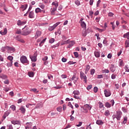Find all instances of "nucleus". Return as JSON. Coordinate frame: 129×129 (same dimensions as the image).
I'll use <instances>...</instances> for the list:
<instances>
[{
  "label": "nucleus",
  "mask_w": 129,
  "mask_h": 129,
  "mask_svg": "<svg viewBox=\"0 0 129 129\" xmlns=\"http://www.w3.org/2000/svg\"><path fill=\"white\" fill-rule=\"evenodd\" d=\"M22 30V35H23V36H28V35L31 34V30L28 27H24Z\"/></svg>",
  "instance_id": "f257e3e1"
},
{
  "label": "nucleus",
  "mask_w": 129,
  "mask_h": 129,
  "mask_svg": "<svg viewBox=\"0 0 129 129\" xmlns=\"http://www.w3.org/2000/svg\"><path fill=\"white\" fill-rule=\"evenodd\" d=\"M5 49L8 51V53H14L16 51V49L14 47H10L9 46H5L2 47V50H5Z\"/></svg>",
  "instance_id": "f03ea898"
},
{
  "label": "nucleus",
  "mask_w": 129,
  "mask_h": 129,
  "mask_svg": "<svg viewBox=\"0 0 129 129\" xmlns=\"http://www.w3.org/2000/svg\"><path fill=\"white\" fill-rule=\"evenodd\" d=\"M20 61L21 63H23V64H25V63H29V61L28 60L27 57H26V56L24 55H22L21 57Z\"/></svg>",
  "instance_id": "7ed1b4c3"
},
{
  "label": "nucleus",
  "mask_w": 129,
  "mask_h": 129,
  "mask_svg": "<svg viewBox=\"0 0 129 129\" xmlns=\"http://www.w3.org/2000/svg\"><path fill=\"white\" fill-rule=\"evenodd\" d=\"M73 93L74 94V98H76V99H81V98L78 96V95H80V93L79 91H74Z\"/></svg>",
  "instance_id": "20e7f679"
},
{
  "label": "nucleus",
  "mask_w": 129,
  "mask_h": 129,
  "mask_svg": "<svg viewBox=\"0 0 129 129\" xmlns=\"http://www.w3.org/2000/svg\"><path fill=\"white\" fill-rule=\"evenodd\" d=\"M60 22H57L54 24L52 26H50L48 28V30L50 32H52L53 30H54V29H56V27L58 25H60Z\"/></svg>",
  "instance_id": "39448f33"
},
{
  "label": "nucleus",
  "mask_w": 129,
  "mask_h": 129,
  "mask_svg": "<svg viewBox=\"0 0 129 129\" xmlns=\"http://www.w3.org/2000/svg\"><path fill=\"white\" fill-rule=\"evenodd\" d=\"M80 76H81V79H84V81L85 82V83H87V77H86L85 74H84V73L81 72H80Z\"/></svg>",
  "instance_id": "423d86ee"
},
{
  "label": "nucleus",
  "mask_w": 129,
  "mask_h": 129,
  "mask_svg": "<svg viewBox=\"0 0 129 129\" xmlns=\"http://www.w3.org/2000/svg\"><path fill=\"white\" fill-rule=\"evenodd\" d=\"M122 115V113L121 111H117L116 114L115 115V117L117 120H119L120 119V117H121Z\"/></svg>",
  "instance_id": "0eeeda50"
},
{
  "label": "nucleus",
  "mask_w": 129,
  "mask_h": 129,
  "mask_svg": "<svg viewBox=\"0 0 129 129\" xmlns=\"http://www.w3.org/2000/svg\"><path fill=\"white\" fill-rule=\"evenodd\" d=\"M41 35H42V31L37 30L35 35V39H37L39 37H41Z\"/></svg>",
  "instance_id": "6e6552de"
},
{
  "label": "nucleus",
  "mask_w": 129,
  "mask_h": 129,
  "mask_svg": "<svg viewBox=\"0 0 129 129\" xmlns=\"http://www.w3.org/2000/svg\"><path fill=\"white\" fill-rule=\"evenodd\" d=\"M37 55L36 53L34 54L33 56H30V59H31V61H32L33 62H36L37 61Z\"/></svg>",
  "instance_id": "1a4fd4ad"
},
{
  "label": "nucleus",
  "mask_w": 129,
  "mask_h": 129,
  "mask_svg": "<svg viewBox=\"0 0 129 129\" xmlns=\"http://www.w3.org/2000/svg\"><path fill=\"white\" fill-rule=\"evenodd\" d=\"M104 95L106 97H109V96H110L111 95V93H110V91H109L108 90H105L104 91Z\"/></svg>",
  "instance_id": "9d476101"
},
{
  "label": "nucleus",
  "mask_w": 129,
  "mask_h": 129,
  "mask_svg": "<svg viewBox=\"0 0 129 129\" xmlns=\"http://www.w3.org/2000/svg\"><path fill=\"white\" fill-rule=\"evenodd\" d=\"M70 80L71 81L74 80V83H76V82H77V80H78V77L76 76V75H74Z\"/></svg>",
  "instance_id": "9b49d317"
},
{
  "label": "nucleus",
  "mask_w": 129,
  "mask_h": 129,
  "mask_svg": "<svg viewBox=\"0 0 129 129\" xmlns=\"http://www.w3.org/2000/svg\"><path fill=\"white\" fill-rule=\"evenodd\" d=\"M7 33H8V29H7V28H5L3 30L0 31V34L3 36L7 35Z\"/></svg>",
  "instance_id": "f8f14e48"
},
{
  "label": "nucleus",
  "mask_w": 129,
  "mask_h": 129,
  "mask_svg": "<svg viewBox=\"0 0 129 129\" xmlns=\"http://www.w3.org/2000/svg\"><path fill=\"white\" fill-rule=\"evenodd\" d=\"M27 23L26 21H21L20 20L18 21L17 25L18 26H23V25H25Z\"/></svg>",
  "instance_id": "ddd939ff"
},
{
  "label": "nucleus",
  "mask_w": 129,
  "mask_h": 129,
  "mask_svg": "<svg viewBox=\"0 0 129 129\" xmlns=\"http://www.w3.org/2000/svg\"><path fill=\"white\" fill-rule=\"evenodd\" d=\"M27 8H28V5H21L20 7V10H21L22 12H24V11H26V10H27Z\"/></svg>",
  "instance_id": "4468645a"
},
{
  "label": "nucleus",
  "mask_w": 129,
  "mask_h": 129,
  "mask_svg": "<svg viewBox=\"0 0 129 129\" xmlns=\"http://www.w3.org/2000/svg\"><path fill=\"white\" fill-rule=\"evenodd\" d=\"M16 39L17 41H19V42H20L21 43H25V40L24 39L21 38V37L20 36H17L16 37Z\"/></svg>",
  "instance_id": "2eb2a0df"
},
{
  "label": "nucleus",
  "mask_w": 129,
  "mask_h": 129,
  "mask_svg": "<svg viewBox=\"0 0 129 129\" xmlns=\"http://www.w3.org/2000/svg\"><path fill=\"white\" fill-rule=\"evenodd\" d=\"M47 60H48V56H45L42 58L44 65H47V64H48V61H47Z\"/></svg>",
  "instance_id": "dca6fc26"
},
{
  "label": "nucleus",
  "mask_w": 129,
  "mask_h": 129,
  "mask_svg": "<svg viewBox=\"0 0 129 129\" xmlns=\"http://www.w3.org/2000/svg\"><path fill=\"white\" fill-rule=\"evenodd\" d=\"M21 113H25L26 112V108L23 106H21L20 108Z\"/></svg>",
  "instance_id": "f3484780"
},
{
  "label": "nucleus",
  "mask_w": 129,
  "mask_h": 129,
  "mask_svg": "<svg viewBox=\"0 0 129 129\" xmlns=\"http://www.w3.org/2000/svg\"><path fill=\"white\" fill-rule=\"evenodd\" d=\"M29 18H30V19H34V18H35V14H34V12L32 11L29 13Z\"/></svg>",
  "instance_id": "a211bd4d"
},
{
  "label": "nucleus",
  "mask_w": 129,
  "mask_h": 129,
  "mask_svg": "<svg viewBox=\"0 0 129 129\" xmlns=\"http://www.w3.org/2000/svg\"><path fill=\"white\" fill-rule=\"evenodd\" d=\"M11 123L14 125H15V124H21V122L19 120H13L11 121Z\"/></svg>",
  "instance_id": "6ab92c4d"
},
{
  "label": "nucleus",
  "mask_w": 129,
  "mask_h": 129,
  "mask_svg": "<svg viewBox=\"0 0 129 129\" xmlns=\"http://www.w3.org/2000/svg\"><path fill=\"white\" fill-rule=\"evenodd\" d=\"M0 78H2V79L6 80V79H8V76L5 74H2L0 75Z\"/></svg>",
  "instance_id": "aec40b11"
},
{
  "label": "nucleus",
  "mask_w": 129,
  "mask_h": 129,
  "mask_svg": "<svg viewBox=\"0 0 129 129\" xmlns=\"http://www.w3.org/2000/svg\"><path fill=\"white\" fill-rule=\"evenodd\" d=\"M96 123L98 124V125H102L103 124V121H102L101 120H97Z\"/></svg>",
  "instance_id": "412c9836"
},
{
  "label": "nucleus",
  "mask_w": 129,
  "mask_h": 129,
  "mask_svg": "<svg viewBox=\"0 0 129 129\" xmlns=\"http://www.w3.org/2000/svg\"><path fill=\"white\" fill-rule=\"evenodd\" d=\"M90 69V66H89V65H88V64L86 65L85 72V74H87V73L88 72V71H89Z\"/></svg>",
  "instance_id": "4be33fe9"
},
{
  "label": "nucleus",
  "mask_w": 129,
  "mask_h": 129,
  "mask_svg": "<svg viewBox=\"0 0 129 129\" xmlns=\"http://www.w3.org/2000/svg\"><path fill=\"white\" fill-rule=\"evenodd\" d=\"M57 11V7H53L51 9L50 12L51 14H53L55 12Z\"/></svg>",
  "instance_id": "5701e85b"
},
{
  "label": "nucleus",
  "mask_w": 129,
  "mask_h": 129,
  "mask_svg": "<svg viewBox=\"0 0 129 129\" xmlns=\"http://www.w3.org/2000/svg\"><path fill=\"white\" fill-rule=\"evenodd\" d=\"M58 4L57 1H55L52 3V6H54V8H58V6H59Z\"/></svg>",
  "instance_id": "b1692460"
},
{
  "label": "nucleus",
  "mask_w": 129,
  "mask_h": 129,
  "mask_svg": "<svg viewBox=\"0 0 129 129\" xmlns=\"http://www.w3.org/2000/svg\"><path fill=\"white\" fill-rule=\"evenodd\" d=\"M104 115H105V116H109V115H110V112H109V110H106L104 112Z\"/></svg>",
  "instance_id": "393cba45"
},
{
  "label": "nucleus",
  "mask_w": 129,
  "mask_h": 129,
  "mask_svg": "<svg viewBox=\"0 0 129 129\" xmlns=\"http://www.w3.org/2000/svg\"><path fill=\"white\" fill-rule=\"evenodd\" d=\"M94 55L97 58H98V57H100V53L98 51H95Z\"/></svg>",
  "instance_id": "a878e982"
},
{
  "label": "nucleus",
  "mask_w": 129,
  "mask_h": 129,
  "mask_svg": "<svg viewBox=\"0 0 129 129\" xmlns=\"http://www.w3.org/2000/svg\"><path fill=\"white\" fill-rule=\"evenodd\" d=\"M69 43H70V40H68L64 41L62 43H61V45H67V44H69Z\"/></svg>",
  "instance_id": "bb28decb"
},
{
  "label": "nucleus",
  "mask_w": 129,
  "mask_h": 129,
  "mask_svg": "<svg viewBox=\"0 0 129 129\" xmlns=\"http://www.w3.org/2000/svg\"><path fill=\"white\" fill-rule=\"evenodd\" d=\"M127 121V117H124L123 121L122 122V123L123 124H125Z\"/></svg>",
  "instance_id": "cd10ccee"
},
{
  "label": "nucleus",
  "mask_w": 129,
  "mask_h": 129,
  "mask_svg": "<svg viewBox=\"0 0 129 129\" xmlns=\"http://www.w3.org/2000/svg\"><path fill=\"white\" fill-rule=\"evenodd\" d=\"M69 45L68 46V48H71L72 46H74L75 44V42L74 41H71V43H69Z\"/></svg>",
  "instance_id": "c85d7f7f"
},
{
  "label": "nucleus",
  "mask_w": 129,
  "mask_h": 129,
  "mask_svg": "<svg viewBox=\"0 0 129 129\" xmlns=\"http://www.w3.org/2000/svg\"><path fill=\"white\" fill-rule=\"evenodd\" d=\"M7 59L8 60H9L10 62H13V60L14 59V57H13L12 56H8L7 57Z\"/></svg>",
  "instance_id": "c756f323"
},
{
  "label": "nucleus",
  "mask_w": 129,
  "mask_h": 129,
  "mask_svg": "<svg viewBox=\"0 0 129 129\" xmlns=\"http://www.w3.org/2000/svg\"><path fill=\"white\" fill-rule=\"evenodd\" d=\"M123 38H126L128 40H129V32H127L126 33L123 35Z\"/></svg>",
  "instance_id": "7c9ffc66"
},
{
  "label": "nucleus",
  "mask_w": 129,
  "mask_h": 129,
  "mask_svg": "<svg viewBox=\"0 0 129 129\" xmlns=\"http://www.w3.org/2000/svg\"><path fill=\"white\" fill-rule=\"evenodd\" d=\"M81 26L82 28H85L86 27V24H85V22L82 21L81 22Z\"/></svg>",
  "instance_id": "2f4dec72"
},
{
  "label": "nucleus",
  "mask_w": 129,
  "mask_h": 129,
  "mask_svg": "<svg viewBox=\"0 0 129 129\" xmlns=\"http://www.w3.org/2000/svg\"><path fill=\"white\" fill-rule=\"evenodd\" d=\"M35 13H36V14H38V13H42V10L39 8H37L35 9Z\"/></svg>",
  "instance_id": "473e14b6"
},
{
  "label": "nucleus",
  "mask_w": 129,
  "mask_h": 129,
  "mask_svg": "<svg viewBox=\"0 0 129 129\" xmlns=\"http://www.w3.org/2000/svg\"><path fill=\"white\" fill-rule=\"evenodd\" d=\"M111 72H114L115 71V67L114 66L112 65L111 67L110 68Z\"/></svg>",
  "instance_id": "72a5a7b5"
},
{
  "label": "nucleus",
  "mask_w": 129,
  "mask_h": 129,
  "mask_svg": "<svg viewBox=\"0 0 129 129\" xmlns=\"http://www.w3.org/2000/svg\"><path fill=\"white\" fill-rule=\"evenodd\" d=\"M125 48H128L129 47V40H126L125 42Z\"/></svg>",
  "instance_id": "f704fd0d"
},
{
  "label": "nucleus",
  "mask_w": 129,
  "mask_h": 129,
  "mask_svg": "<svg viewBox=\"0 0 129 129\" xmlns=\"http://www.w3.org/2000/svg\"><path fill=\"white\" fill-rule=\"evenodd\" d=\"M105 106H106V107L109 108V107H111V104H110L109 103H108V102H106V103L105 104Z\"/></svg>",
  "instance_id": "c9c22d12"
},
{
  "label": "nucleus",
  "mask_w": 129,
  "mask_h": 129,
  "mask_svg": "<svg viewBox=\"0 0 129 129\" xmlns=\"http://www.w3.org/2000/svg\"><path fill=\"white\" fill-rule=\"evenodd\" d=\"M10 108H11L13 110V111H15V110H16V106L12 105L10 106Z\"/></svg>",
  "instance_id": "e433bc0d"
},
{
  "label": "nucleus",
  "mask_w": 129,
  "mask_h": 129,
  "mask_svg": "<svg viewBox=\"0 0 129 129\" xmlns=\"http://www.w3.org/2000/svg\"><path fill=\"white\" fill-rule=\"evenodd\" d=\"M9 114H10V112L9 111H6L4 115L5 118H6V117H7V116H8Z\"/></svg>",
  "instance_id": "4c0bfd02"
},
{
  "label": "nucleus",
  "mask_w": 129,
  "mask_h": 129,
  "mask_svg": "<svg viewBox=\"0 0 129 129\" xmlns=\"http://www.w3.org/2000/svg\"><path fill=\"white\" fill-rule=\"evenodd\" d=\"M96 30H97V31H98L99 32H100V33L103 32V31H105V29H99L98 28H96Z\"/></svg>",
  "instance_id": "58836bf2"
},
{
  "label": "nucleus",
  "mask_w": 129,
  "mask_h": 129,
  "mask_svg": "<svg viewBox=\"0 0 129 129\" xmlns=\"http://www.w3.org/2000/svg\"><path fill=\"white\" fill-rule=\"evenodd\" d=\"M84 107H86V108H87L88 109H89L90 110V109H91V106H90L89 104H86L84 106Z\"/></svg>",
  "instance_id": "ea45409f"
},
{
  "label": "nucleus",
  "mask_w": 129,
  "mask_h": 129,
  "mask_svg": "<svg viewBox=\"0 0 129 129\" xmlns=\"http://www.w3.org/2000/svg\"><path fill=\"white\" fill-rule=\"evenodd\" d=\"M13 66V61H10V62L7 63L8 67H12Z\"/></svg>",
  "instance_id": "a19ab883"
},
{
  "label": "nucleus",
  "mask_w": 129,
  "mask_h": 129,
  "mask_svg": "<svg viewBox=\"0 0 129 129\" xmlns=\"http://www.w3.org/2000/svg\"><path fill=\"white\" fill-rule=\"evenodd\" d=\"M28 75L29 77H34V73L31 72V73H29Z\"/></svg>",
  "instance_id": "79ce46f5"
},
{
  "label": "nucleus",
  "mask_w": 129,
  "mask_h": 129,
  "mask_svg": "<svg viewBox=\"0 0 129 129\" xmlns=\"http://www.w3.org/2000/svg\"><path fill=\"white\" fill-rule=\"evenodd\" d=\"M98 91V88H97V87H95L94 88V92H95V93H96V92H97Z\"/></svg>",
  "instance_id": "37998d69"
},
{
  "label": "nucleus",
  "mask_w": 129,
  "mask_h": 129,
  "mask_svg": "<svg viewBox=\"0 0 129 129\" xmlns=\"http://www.w3.org/2000/svg\"><path fill=\"white\" fill-rule=\"evenodd\" d=\"M30 91H33V92H35V93H38V91H37V89H31L30 90Z\"/></svg>",
  "instance_id": "c03bdc74"
},
{
  "label": "nucleus",
  "mask_w": 129,
  "mask_h": 129,
  "mask_svg": "<svg viewBox=\"0 0 129 129\" xmlns=\"http://www.w3.org/2000/svg\"><path fill=\"white\" fill-rule=\"evenodd\" d=\"M75 4L77 5V6H80V2L78 0H77L75 1Z\"/></svg>",
  "instance_id": "a18cd8bd"
},
{
  "label": "nucleus",
  "mask_w": 129,
  "mask_h": 129,
  "mask_svg": "<svg viewBox=\"0 0 129 129\" xmlns=\"http://www.w3.org/2000/svg\"><path fill=\"white\" fill-rule=\"evenodd\" d=\"M4 83L5 84H7V85H9V84H10V82L9 81V80H6L5 81H4Z\"/></svg>",
  "instance_id": "49530a36"
},
{
  "label": "nucleus",
  "mask_w": 129,
  "mask_h": 129,
  "mask_svg": "<svg viewBox=\"0 0 129 129\" xmlns=\"http://www.w3.org/2000/svg\"><path fill=\"white\" fill-rule=\"evenodd\" d=\"M55 42V39L54 38H51L49 40V43L51 44H52V43H54Z\"/></svg>",
  "instance_id": "de8ad7c7"
},
{
  "label": "nucleus",
  "mask_w": 129,
  "mask_h": 129,
  "mask_svg": "<svg viewBox=\"0 0 129 129\" xmlns=\"http://www.w3.org/2000/svg\"><path fill=\"white\" fill-rule=\"evenodd\" d=\"M57 111H59V112L62 111V107H58L57 108Z\"/></svg>",
  "instance_id": "09e8293b"
},
{
  "label": "nucleus",
  "mask_w": 129,
  "mask_h": 129,
  "mask_svg": "<svg viewBox=\"0 0 129 129\" xmlns=\"http://www.w3.org/2000/svg\"><path fill=\"white\" fill-rule=\"evenodd\" d=\"M74 54L75 57H76V58H78V57H79L78 52H74Z\"/></svg>",
  "instance_id": "8fccbe9b"
},
{
  "label": "nucleus",
  "mask_w": 129,
  "mask_h": 129,
  "mask_svg": "<svg viewBox=\"0 0 129 129\" xmlns=\"http://www.w3.org/2000/svg\"><path fill=\"white\" fill-rule=\"evenodd\" d=\"M95 73V70L93 69L91 70V75H93Z\"/></svg>",
  "instance_id": "3c124183"
},
{
  "label": "nucleus",
  "mask_w": 129,
  "mask_h": 129,
  "mask_svg": "<svg viewBox=\"0 0 129 129\" xmlns=\"http://www.w3.org/2000/svg\"><path fill=\"white\" fill-rule=\"evenodd\" d=\"M92 88V85H89L87 87V89L88 90H90V89Z\"/></svg>",
  "instance_id": "603ef678"
},
{
  "label": "nucleus",
  "mask_w": 129,
  "mask_h": 129,
  "mask_svg": "<svg viewBox=\"0 0 129 129\" xmlns=\"http://www.w3.org/2000/svg\"><path fill=\"white\" fill-rule=\"evenodd\" d=\"M62 9H63V7H62L61 5H60L58 8V11H59V12H61V10H62Z\"/></svg>",
  "instance_id": "864d4df0"
},
{
  "label": "nucleus",
  "mask_w": 129,
  "mask_h": 129,
  "mask_svg": "<svg viewBox=\"0 0 129 129\" xmlns=\"http://www.w3.org/2000/svg\"><path fill=\"white\" fill-rule=\"evenodd\" d=\"M124 70L125 72H129V69L128 68H127V67L125 66L124 67Z\"/></svg>",
  "instance_id": "5fc2aeb1"
},
{
  "label": "nucleus",
  "mask_w": 129,
  "mask_h": 129,
  "mask_svg": "<svg viewBox=\"0 0 129 129\" xmlns=\"http://www.w3.org/2000/svg\"><path fill=\"white\" fill-rule=\"evenodd\" d=\"M9 90H11V89H9V88H5L4 89V91H6V92H8V91H9Z\"/></svg>",
  "instance_id": "6e6d98bb"
},
{
  "label": "nucleus",
  "mask_w": 129,
  "mask_h": 129,
  "mask_svg": "<svg viewBox=\"0 0 129 129\" xmlns=\"http://www.w3.org/2000/svg\"><path fill=\"white\" fill-rule=\"evenodd\" d=\"M99 104L100 108H102V107H103V104H102V103L99 102Z\"/></svg>",
  "instance_id": "4d7b16f0"
},
{
  "label": "nucleus",
  "mask_w": 129,
  "mask_h": 129,
  "mask_svg": "<svg viewBox=\"0 0 129 129\" xmlns=\"http://www.w3.org/2000/svg\"><path fill=\"white\" fill-rule=\"evenodd\" d=\"M21 33V29L18 30L16 31V34H18V35H20Z\"/></svg>",
  "instance_id": "13d9d810"
},
{
  "label": "nucleus",
  "mask_w": 129,
  "mask_h": 129,
  "mask_svg": "<svg viewBox=\"0 0 129 129\" xmlns=\"http://www.w3.org/2000/svg\"><path fill=\"white\" fill-rule=\"evenodd\" d=\"M61 78H62L63 79H65V78H67V76L66 75H62L61 76Z\"/></svg>",
  "instance_id": "bf43d9fd"
},
{
  "label": "nucleus",
  "mask_w": 129,
  "mask_h": 129,
  "mask_svg": "<svg viewBox=\"0 0 129 129\" xmlns=\"http://www.w3.org/2000/svg\"><path fill=\"white\" fill-rule=\"evenodd\" d=\"M103 72V73H109V71L108 70H104Z\"/></svg>",
  "instance_id": "052dcab7"
},
{
  "label": "nucleus",
  "mask_w": 129,
  "mask_h": 129,
  "mask_svg": "<svg viewBox=\"0 0 129 129\" xmlns=\"http://www.w3.org/2000/svg\"><path fill=\"white\" fill-rule=\"evenodd\" d=\"M68 106H70V107H71V108L73 109V106L71 104V102H69Z\"/></svg>",
  "instance_id": "680f3d73"
},
{
  "label": "nucleus",
  "mask_w": 129,
  "mask_h": 129,
  "mask_svg": "<svg viewBox=\"0 0 129 129\" xmlns=\"http://www.w3.org/2000/svg\"><path fill=\"white\" fill-rule=\"evenodd\" d=\"M70 117H71L70 120H71V121H73V120H74V119H75L74 117H73V115H71L70 116Z\"/></svg>",
  "instance_id": "e2e57ef3"
},
{
  "label": "nucleus",
  "mask_w": 129,
  "mask_h": 129,
  "mask_svg": "<svg viewBox=\"0 0 129 129\" xmlns=\"http://www.w3.org/2000/svg\"><path fill=\"white\" fill-rule=\"evenodd\" d=\"M82 36H83V37H86V32H85V31H83L82 33Z\"/></svg>",
  "instance_id": "0e129e2a"
},
{
  "label": "nucleus",
  "mask_w": 129,
  "mask_h": 129,
  "mask_svg": "<svg viewBox=\"0 0 129 129\" xmlns=\"http://www.w3.org/2000/svg\"><path fill=\"white\" fill-rule=\"evenodd\" d=\"M39 7L42 10H44V9H45V5H41L39 6Z\"/></svg>",
  "instance_id": "69168bd1"
},
{
  "label": "nucleus",
  "mask_w": 129,
  "mask_h": 129,
  "mask_svg": "<svg viewBox=\"0 0 129 129\" xmlns=\"http://www.w3.org/2000/svg\"><path fill=\"white\" fill-rule=\"evenodd\" d=\"M113 13L110 12L108 13V16L109 17H113Z\"/></svg>",
  "instance_id": "338daca9"
},
{
  "label": "nucleus",
  "mask_w": 129,
  "mask_h": 129,
  "mask_svg": "<svg viewBox=\"0 0 129 129\" xmlns=\"http://www.w3.org/2000/svg\"><path fill=\"white\" fill-rule=\"evenodd\" d=\"M115 77H116V76H115V75H114V74H112V76H111V78L112 79H115Z\"/></svg>",
  "instance_id": "774afa93"
}]
</instances>
